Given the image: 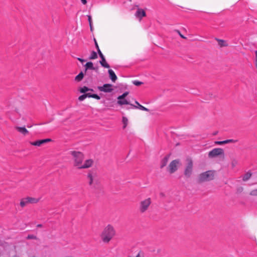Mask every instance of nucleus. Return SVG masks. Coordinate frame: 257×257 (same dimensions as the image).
<instances>
[{
  "label": "nucleus",
  "instance_id": "obj_14",
  "mask_svg": "<svg viewBox=\"0 0 257 257\" xmlns=\"http://www.w3.org/2000/svg\"><path fill=\"white\" fill-rule=\"evenodd\" d=\"M135 16L141 20L143 17L146 16V13L144 10L138 8L136 13Z\"/></svg>",
  "mask_w": 257,
  "mask_h": 257
},
{
  "label": "nucleus",
  "instance_id": "obj_21",
  "mask_svg": "<svg viewBox=\"0 0 257 257\" xmlns=\"http://www.w3.org/2000/svg\"><path fill=\"white\" fill-rule=\"evenodd\" d=\"M251 175L252 174L250 172H247L243 175V176L242 177V180L243 181H247L248 180H249L250 178Z\"/></svg>",
  "mask_w": 257,
  "mask_h": 257
},
{
  "label": "nucleus",
  "instance_id": "obj_35",
  "mask_svg": "<svg viewBox=\"0 0 257 257\" xmlns=\"http://www.w3.org/2000/svg\"><path fill=\"white\" fill-rule=\"evenodd\" d=\"M75 80L78 82L80 81V73L75 77Z\"/></svg>",
  "mask_w": 257,
  "mask_h": 257
},
{
  "label": "nucleus",
  "instance_id": "obj_34",
  "mask_svg": "<svg viewBox=\"0 0 257 257\" xmlns=\"http://www.w3.org/2000/svg\"><path fill=\"white\" fill-rule=\"evenodd\" d=\"M136 257H144V253L142 251H140Z\"/></svg>",
  "mask_w": 257,
  "mask_h": 257
},
{
  "label": "nucleus",
  "instance_id": "obj_26",
  "mask_svg": "<svg viewBox=\"0 0 257 257\" xmlns=\"http://www.w3.org/2000/svg\"><path fill=\"white\" fill-rule=\"evenodd\" d=\"M238 164V162L236 160H235V159H233L231 160V167L232 168H234Z\"/></svg>",
  "mask_w": 257,
  "mask_h": 257
},
{
  "label": "nucleus",
  "instance_id": "obj_40",
  "mask_svg": "<svg viewBox=\"0 0 257 257\" xmlns=\"http://www.w3.org/2000/svg\"><path fill=\"white\" fill-rule=\"evenodd\" d=\"M254 65H255V67L256 69H257V58L255 59Z\"/></svg>",
  "mask_w": 257,
  "mask_h": 257
},
{
  "label": "nucleus",
  "instance_id": "obj_32",
  "mask_svg": "<svg viewBox=\"0 0 257 257\" xmlns=\"http://www.w3.org/2000/svg\"><path fill=\"white\" fill-rule=\"evenodd\" d=\"M88 21H89V25H90V30L92 31V20H91V17L90 16H88Z\"/></svg>",
  "mask_w": 257,
  "mask_h": 257
},
{
  "label": "nucleus",
  "instance_id": "obj_36",
  "mask_svg": "<svg viewBox=\"0 0 257 257\" xmlns=\"http://www.w3.org/2000/svg\"><path fill=\"white\" fill-rule=\"evenodd\" d=\"M92 98H94L97 100H99L100 99V97L97 94H93L92 95H91Z\"/></svg>",
  "mask_w": 257,
  "mask_h": 257
},
{
  "label": "nucleus",
  "instance_id": "obj_2",
  "mask_svg": "<svg viewBox=\"0 0 257 257\" xmlns=\"http://www.w3.org/2000/svg\"><path fill=\"white\" fill-rule=\"evenodd\" d=\"M216 171L214 170H208L200 173L197 178V182L202 183L205 182H209L215 178Z\"/></svg>",
  "mask_w": 257,
  "mask_h": 257
},
{
  "label": "nucleus",
  "instance_id": "obj_25",
  "mask_svg": "<svg viewBox=\"0 0 257 257\" xmlns=\"http://www.w3.org/2000/svg\"><path fill=\"white\" fill-rule=\"evenodd\" d=\"M97 58V53L94 52V51H92L91 54V55L89 57V59H95L96 58Z\"/></svg>",
  "mask_w": 257,
  "mask_h": 257
},
{
  "label": "nucleus",
  "instance_id": "obj_27",
  "mask_svg": "<svg viewBox=\"0 0 257 257\" xmlns=\"http://www.w3.org/2000/svg\"><path fill=\"white\" fill-rule=\"evenodd\" d=\"M128 92H125L124 93H123L121 95L117 97V99H123L128 95Z\"/></svg>",
  "mask_w": 257,
  "mask_h": 257
},
{
  "label": "nucleus",
  "instance_id": "obj_45",
  "mask_svg": "<svg viewBox=\"0 0 257 257\" xmlns=\"http://www.w3.org/2000/svg\"><path fill=\"white\" fill-rule=\"evenodd\" d=\"M77 91L80 92V86L78 87Z\"/></svg>",
  "mask_w": 257,
  "mask_h": 257
},
{
  "label": "nucleus",
  "instance_id": "obj_41",
  "mask_svg": "<svg viewBox=\"0 0 257 257\" xmlns=\"http://www.w3.org/2000/svg\"><path fill=\"white\" fill-rule=\"evenodd\" d=\"M81 3L85 5L87 3V1L86 0H81Z\"/></svg>",
  "mask_w": 257,
  "mask_h": 257
},
{
  "label": "nucleus",
  "instance_id": "obj_15",
  "mask_svg": "<svg viewBox=\"0 0 257 257\" xmlns=\"http://www.w3.org/2000/svg\"><path fill=\"white\" fill-rule=\"evenodd\" d=\"M15 128L24 136L29 134V131L25 127L16 126Z\"/></svg>",
  "mask_w": 257,
  "mask_h": 257
},
{
  "label": "nucleus",
  "instance_id": "obj_48",
  "mask_svg": "<svg viewBox=\"0 0 257 257\" xmlns=\"http://www.w3.org/2000/svg\"><path fill=\"white\" fill-rule=\"evenodd\" d=\"M81 63H82L83 62H84V60H83V59H81Z\"/></svg>",
  "mask_w": 257,
  "mask_h": 257
},
{
  "label": "nucleus",
  "instance_id": "obj_5",
  "mask_svg": "<svg viewBox=\"0 0 257 257\" xmlns=\"http://www.w3.org/2000/svg\"><path fill=\"white\" fill-rule=\"evenodd\" d=\"M152 203V200L150 198H148L142 200L139 203V211L141 213L146 212L149 208Z\"/></svg>",
  "mask_w": 257,
  "mask_h": 257
},
{
  "label": "nucleus",
  "instance_id": "obj_17",
  "mask_svg": "<svg viewBox=\"0 0 257 257\" xmlns=\"http://www.w3.org/2000/svg\"><path fill=\"white\" fill-rule=\"evenodd\" d=\"M169 157H170V155H168L166 156H165L162 160V161L161 162V165H160L161 168H163V167H164L165 166H166V165H167V163L168 162V160H169Z\"/></svg>",
  "mask_w": 257,
  "mask_h": 257
},
{
  "label": "nucleus",
  "instance_id": "obj_28",
  "mask_svg": "<svg viewBox=\"0 0 257 257\" xmlns=\"http://www.w3.org/2000/svg\"><path fill=\"white\" fill-rule=\"evenodd\" d=\"M237 142V140H234L232 139L226 140L224 141V144H228V143H234Z\"/></svg>",
  "mask_w": 257,
  "mask_h": 257
},
{
  "label": "nucleus",
  "instance_id": "obj_42",
  "mask_svg": "<svg viewBox=\"0 0 257 257\" xmlns=\"http://www.w3.org/2000/svg\"><path fill=\"white\" fill-rule=\"evenodd\" d=\"M37 227H42V224H39L37 225Z\"/></svg>",
  "mask_w": 257,
  "mask_h": 257
},
{
  "label": "nucleus",
  "instance_id": "obj_44",
  "mask_svg": "<svg viewBox=\"0 0 257 257\" xmlns=\"http://www.w3.org/2000/svg\"><path fill=\"white\" fill-rule=\"evenodd\" d=\"M84 77V74L82 72H81V80L83 79Z\"/></svg>",
  "mask_w": 257,
  "mask_h": 257
},
{
  "label": "nucleus",
  "instance_id": "obj_11",
  "mask_svg": "<svg viewBox=\"0 0 257 257\" xmlns=\"http://www.w3.org/2000/svg\"><path fill=\"white\" fill-rule=\"evenodd\" d=\"M94 164V160L89 159L85 160L81 164V169H87L91 167Z\"/></svg>",
  "mask_w": 257,
  "mask_h": 257
},
{
  "label": "nucleus",
  "instance_id": "obj_9",
  "mask_svg": "<svg viewBox=\"0 0 257 257\" xmlns=\"http://www.w3.org/2000/svg\"><path fill=\"white\" fill-rule=\"evenodd\" d=\"M93 91V89H89L85 86L81 88V93H84V94L81 95V101L83 100L87 97H92L91 96L89 95H92L93 94L91 93V92Z\"/></svg>",
  "mask_w": 257,
  "mask_h": 257
},
{
  "label": "nucleus",
  "instance_id": "obj_16",
  "mask_svg": "<svg viewBox=\"0 0 257 257\" xmlns=\"http://www.w3.org/2000/svg\"><path fill=\"white\" fill-rule=\"evenodd\" d=\"M109 78L111 79L112 82H114L117 79V76L115 74L113 71L111 69H109L108 71Z\"/></svg>",
  "mask_w": 257,
  "mask_h": 257
},
{
  "label": "nucleus",
  "instance_id": "obj_47",
  "mask_svg": "<svg viewBox=\"0 0 257 257\" xmlns=\"http://www.w3.org/2000/svg\"><path fill=\"white\" fill-rule=\"evenodd\" d=\"M78 99L80 101V96L78 97Z\"/></svg>",
  "mask_w": 257,
  "mask_h": 257
},
{
  "label": "nucleus",
  "instance_id": "obj_30",
  "mask_svg": "<svg viewBox=\"0 0 257 257\" xmlns=\"http://www.w3.org/2000/svg\"><path fill=\"white\" fill-rule=\"evenodd\" d=\"M27 239H36L37 237L33 234H29L27 237Z\"/></svg>",
  "mask_w": 257,
  "mask_h": 257
},
{
  "label": "nucleus",
  "instance_id": "obj_1",
  "mask_svg": "<svg viewBox=\"0 0 257 257\" xmlns=\"http://www.w3.org/2000/svg\"><path fill=\"white\" fill-rule=\"evenodd\" d=\"M115 235V230L114 227L111 225L108 224L104 227L100 237L103 243H108Z\"/></svg>",
  "mask_w": 257,
  "mask_h": 257
},
{
  "label": "nucleus",
  "instance_id": "obj_37",
  "mask_svg": "<svg viewBox=\"0 0 257 257\" xmlns=\"http://www.w3.org/2000/svg\"><path fill=\"white\" fill-rule=\"evenodd\" d=\"M215 144L216 145H224V141H216V142H215Z\"/></svg>",
  "mask_w": 257,
  "mask_h": 257
},
{
  "label": "nucleus",
  "instance_id": "obj_8",
  "mask_svg": "<svg viewBox=\"0 0 257 257\" xmlns=\"http://www.w3.org/2000/svg\"><path fill=\"white\" fill-rule=\"evenodd\" d=\"M180 164L179 160L172 161L168 166V171L170 174H173L178 169V166Z\"/></svg>",
  "mask_w": 257,
  "mask_h": 257
},
{
  "label": "nucleus",
  "instance_id": "obj_46",
  "mask_svg": "<svg viewBox=\"0 0 257 257\" xmlns=\"http://www.w3.org/2000/svg\"><path fill=\"white\" fill-rule=\"evenodd\" d=\"M77 60H79V61H81L80 58H77Z\"/></svg>",
  "mask_w": 257,
  "mask_h": 257
},
{
  "label": "nucleus",
  "instance_id": "obj_10",
  "mask_svg": "<svg viewBox=\"0 0 257 257\" xmlns=\"http://www.w3.org/2000/svg\"><path fill=\"white\" fill-rule=\"evenodd\" d=\"M112 87V84H105L102 86H98L97 88L100 91H103L104 92H111L113 90Z\"/></svg>",
  "mask_w": 257,
  "mask_h": 257
},
{
  "label": "nucleus",
  "instance_id": "obj_43",
  "mask_svg": "<svg viewBox=\"0 0 257 257\" xmlns=\"http://www.w3.org/2000/svg\"><path fill=\"white\" fill-rule=\"evenodd\" d=\"M254 53H255V59H257V51H255Z\"/></svg>",
  "mask_w": 257,
  "mask_h": 257
},
{
  "label": "nucleus",
  "instance_id": "obj_7",
  "mask_svg": "<svg viewBox=\"0 0 257 257\" xmlns=\"http://www.w3.org/2000/svg\"><path fill=\"white\" fill-rule=\"evenodd\" d=\"M224 154V150L221 148H215L208 153L209 158H214L219 156H223Z\"/></svg>",
  "mask_w": 257,
  "mask_h": 257
},
{
  "label": "nucleus",
  "instance_id": "obj_29",
  "mask_svg": "<svg viewBox=\"0 0 257 257\" xmlns=\"http://www.w3.org/2000/svg\"><path fill=\"white\" fill-rule=\"evenodd\" d=\"M249 195L251 196H257V189H254L250 191Z\"/></svg>",
  "mask_w": 257,
  "mask_h": 257
},
{
  "label": "nucleus",
  "instance_id": "obj_38",
  "mask_svg": "<svg viewBox=\"0 0 257 257\" xmlns=\"http://www.w3.org/2000/svg\"><path fill=\"white\" fill-rule=\"evenodd\" d=\"M177 32H178V33L179 34V35L180 36V37L183 39H186V38L185 37H184L183 35H182L179 31L177 30Z\"/></svg>",
  "mask_w": 257,
  "mask_h": 257
},
{
  "label": "nucleus",
  "instance_id": "obj_31",
  "mask_svg": "<svg viewBox=\"0 0 257 257\" xmlns=\"http://www.w3.org/2000/svg\"><path fill=\"white\" fill-rule=\"evenodd\" d=\"M243 188L241 186H240V187H238L237 189H236V193H238V194H239V193H241V192H243Z\"/></svg>",
  "mask_w": 257,
  "mask_h": 257
},
{
  "label": "nucleus",
  "instance_id": "obj_24",
  "mask_svg": "<svg viewBox=\"0 0 257 257\" xmlns=\"http://www.w3.org/2000/svg\"><path fill=\"white\" fill-rule=\"evenodd\" d=\"M122 123L123 124V128L124 129V128H125L126 127V126L127 125L128 119H127V118L126 117L123 116L122 117Z\"/></svg>",
  "mask_w": 257,
  "mask_h": 257
},
{
  "label": "nucleus",
  "instance_id": "obj_22",
  "mask_svg": "<svg viewBox=\"0 0 257 257\" xmlns=\"http://www.w3.org/2000/svg\"><path fill=\"white\" fill-rule=\"evenodd\" d=\"M216 40L218 42V45L221 47H225L227 46V44L226 43L225 41L223 40H220L218 39H216Z\"/></svg>",
  "mask_w": 257,
  "mask_h": 257
},
{
  "label": "nucleus",
  "instance_id": "obj_19",
  "mask_svg": "<svg viewBox=\"0 0 257 257\" xmlns=\"http://www.w3.org/2000/svg\"><path fill=\"white\" fill-rule=\"evenodd\" d=\"M87 179L88 180V184L89 185H92L93 182V173L89 171L87 174Z\"/></svg>",
  "mask_w": 257,
  "mask_h": 257
},
{
  "label": "nucleus",
  "instance_id": "obj_4",
  "mask_svg": "<svg viewBox=\"0 0 257 257\" xmlns=\"http://www.w3.org/2000/svg\"><path fill=\"white\" fill-rule=\"evenodd\" d=\"M73 166L77 169H80V152L71 151Z\"/></svg>",
  "mask_w": 257,
  "mask_h": 257
},
{
  "label": "nucleus",
  "instance_id": "obj_39",
  "mask_svg": "<svg viewBox=\"0 0 257 257\" xmlns=\"http://www.w3.org/2000/svg\"><path fill=\"white\" fill-rule=\"evenodd\" d=\"M95 46L97 49V51L98 52V49H99V48L98 45L95 40Z\"/></svg>",
  "mask_w": 257,
  "mask_h": 257
},
{
  "label": "nucleus",
  "instance_id": "obj_20",
  "mask_svg": "<svg viewBox=\"0 0 257 257\" xmlns=\"http://www.w3.org/2000/svg\"><path fill=\"white\" fill-rule=\"evenodd\" d=\"M135 103H136V104H137L138 105V106L133 105V104H131V105L133 106L134 107L139 108V109H140L142 110H145V111H149V110L148 108H147L145 107L144 106H143V105H141L137 101H136Z\"/></svg>",
  "mask_w": 257,
  "mask_h": 257
},
{
  "label": "nucleus",
  "instance_id": "obj_33",
  "mask_svg": "<svg viewBox=\"0 0 257 257\" xmlns=\"http://www.w3.org/2000/svg\"><path fill=\"white\" fill-rule=\"evenodd\" d=\"M133 83L136 86H140L141 84H142L143 83L141 81L135 80V81H133Z\"/></svg>",
  "mask_w": 257,
  "mask_h": 257
},
{
  "label": "nucleus",
  "instance_id": "obj_12",
  "mask_svg": "<svg viewBox=\"0 0 257 257\" xmlns=\"http://www.w3.org/2000/svg\"><path fill=\"white\" fill-rule=\"evenodd\" d=\"M52 141L51 139H46L44 140H40L33 142H30L32 145L35 146H41V145Z\"/></svg>",
  "mask_w": 257,
  "mask_h": 257
},
{
  "label": "nucleus",
  "instance_id": "obj_3",
  "mask_svg": "<svg viewBox=\"0 0 257 257\" xmlns=\"http://www.w3.org/2000/svg\"><path fill=\"white\" fill-rule=\"evenodd\" d=\"M186 164L184 171V175L186 178H190L193 171V162L191 158H187L186 160Z\"/></svg>",
  "mask_w": 257,
  "mask_h": 257
},
{
  "label": "nucleus",
  "instance_id": "obj_18",
  "mask_svg": "<svg viewBox=\"0 0 257 257\" xmlns=\"http://www.w3.org/2000/svg\"><path fill=\"white\" fill-rule=\"evenodd\" d=\"M85 72H86V71L88 70V69H90V70H95V67H94L93 66V63L91 62H87L85 65Z\"/></svg>",
  "mask_w": 257,
  "mask_h": 257
},
{
  "label": "nucleus",
  "instance_id": "obj_13",
  "mask_svg": "<svg viewBox=\"0 0 257 257\" xmlns=\"http://www.w3.org/2000/svg\"><path fill=\"white\" fill-rule=\"evenodd\" d=\"M98 53L101 59V60L100 61V63L101 65V66L104 68H109L110 66H109V64L107 63V62L105 60V59L103 55L100 51V49H98Z\"/></svg>",
  "mask_w": 257,
  "mask_h": 257
},
{
  "label": "nucleus",
  "instance_id": "obj_23",
  "mask_svg": "<svg viewBox=\"0 0 257 257\" xmlns=\"http://www.w3.org/2000/svg\"><path fill=\"white\" fill-rule=\"evenodd\" d=\"M117 103L121 105L123 104H131L130 102L124 98L123 99H118Z\"/></svg>",
  "mask_w": 257,
  "mask_h": 257
},
{
  "label": "nucleus",
  "instance_id": "obj_6",
  "mask_svg": "<svg viewBox=\"0 0 257 257\" xmlns=\"http://www.w3.org/2000/svg\"><path fill=\"white\" fill-rule=\"evenodd\" d=\"M39 201V199L32 197H27L21 199L20 205L24 208L29 204H36Z\"/></svg>",
  "mask_w": 257,
  "mask_h": 257
}]
</instances>
